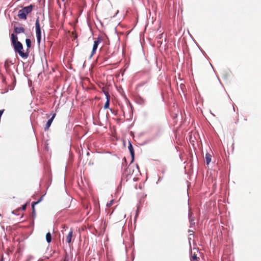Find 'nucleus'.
<instances>
[{
  "instance_id": "nucleus-14",
  "label": "nucleus",
  "mask_w": 261,
  "mask_h": 261,
  "mask_svg": "<svg viewBox=\"0 0 261 261\" xmlns=\"http://www.w3.org/2000/svg\"><path fill=\"white\" fill-rule=\"evenodd\" d=\"M25 43L27 46V50L31 47V41L30 39H25Z\"/></svg>"
},
{
  "instance_id": "nucleus-15",
  "label": "nucleus",
  "mask_w": 261,
  "mask_h": 261,
  "mask_svg": "<svg viewBox=\"0 0 261 261\" xmlns=\"http://www.w3.org/2000/svg\"><path fill=\"white\" fill-rule=\"evenodd\" d=\"M41 200V198H40L39 200H38L36 202H33L32 204V210H33V213H35V205L39 203Z\"/></svg>"
},
{
  "instance_id": "nucleus-2",
  "label": "nucleus",
  "mask_w": 261,
  "mask_h": 261,
  "mask_svg": "<svg viewBox=\"0 0 261 261\" xmlns=\"http://www.w3.org/2000/svg\"><path fill=\"white\" fill-rule=\"evenodd\" d=\"M33 7L34 6L31 5L20 10L18 11V17L20 19L25 20L27 15L32 11Z\"/></svg>"
},
{
  "instance_id": "nucleus-6",
  "label": "nucleus",
  "mask_w": 261,
  "mask_h": 261,
  "mask_svg": "<svg viewBox=\"0 0 261 261\" xmlns=\"http://www.w3.org/2000/svg\"><path fill=\"white\" fill-rule=\"evenodd\" d=\"M128 150L130 152L131 157H132V162H133L134 160V156H135V151L134 150V148L132 144L130 142H129V145L128 146Z\"/></svg>"
},
{
  "instance_id": "nucleus-11",
  "label": "nucleus",
  "mask_w": 261,
  "mask_h": 261,
  "mask_svg": "<svg viewBox=\"0 0 261 261\" xmlns=\"http://www.w3.org/2000/svg\"><path fill=\"white\" fill-rule=\"evenodd\" d=\"M211 159H212V155L209 153H206L205 155V159L207 165H208L211 162Z\"/></svg>"
},
{
  "instance_id": "nucleus-9",
  "label": "nucleus",
  "mask_w": 261,
  "mask_h": 261,
  "mask_svg": "<svg viewBox=\"0 0 261 261\" xmlns=\"http://www.w3.org/2000/svg\"><path fill=\"white\" fill-rule=\"evenodd\" d=\"M14 31L16 34H18L21 33H24L25 29L23 27H14Z\"/></svg>"
},
{
  "instance_id": "nucleus-20",
  "label": "nucleus",
  "mask_w": 261,
  "mask_h": 261,
  "mask_svg": "<svg viewBox=\"0 0 261 261\" xmlns=\"http://www.w3.org/2000/svg\"><path fill=\"white\" fill-rule=\"evenodd\" d=\"M26 207H27V204H24V205H22V210L23 211H24V210H25Z\"/></svg>"
},
{
  "instance_id": "nucleus-13",
  "label": "nucleus",
  "mask_w": 261,
  "mask_h": 261,
  "mask_svg": "<svg viewBox=\"0 0 261 261\" xmlns=\"http://www.w3.org/2000/svg\"><path fill=\"white\" fill-rule=\"evenodd\" d=\"M107 98V101L105 104V106H104V109H107L109 108V105H110V97H108V98Z\"/></svg>"
},
{
  "instance_id": "nucleus-21",
  "label": "nucleus",
  "mask_w": 261,
  "mask_h": 261,
  "mask_svg": "<svg viewBox=\"0 0 261 261\" xmlns=\"http://www.w3.org/2000/svg\"><path fill=\"white\" fill-rule=\"evenodd\" d=\"M63 261H69V260H68V258H67L66 257H65V258L64 259Z\"/></svg>"
},
{
  "instance_id": "nucleus-1",
  "label": "nucleus",
  "mask_w": 261,
  "mask_h": 261,
  "mask_svg": "<svg viewBox=\"0 0 261 261\" xmlns=\"http://www.w3.org/2000/svg\"><path fill=\"white\" fill-rule=\"evenodd\" d=\"M11 42L13 44L14 50L16 53H17L20 57L23 58H27L29 56V53L28 52H23L22 51L23 46L22 43L18 41V38L16 35L14 34H12L11 35Z\"/></svg>"
},
{
  "instance_id": "nucleus-8",
  "label": "nucleus",
  "mask_w": 261,
  "mask_h": 261,
  "mask_svg": "<svg viewBox=\"0 0 261 261\" xmlns=\"http://www.w3.org/2000/svg\"><path fill=\"white\" fill-rule=\"evenodd\" d=\"M73 237V231L71 229L67 236L66 237V241L69 244L71 242L72 238Z\"/></svg>"
},
{
  "instance_id": "nucleus-12",
  "label": "nucleus",
  "mask_w": 261,
  "mask_h": 261,
  "mask_svg": "<svg viewBox=\"0 0 261 261\" xmlns=\"http://www.w3.org/2000/svg\"><path fill=\"white\" fill-rule=\"evenodd\" d=\"M46 240L47 243H49L51 241V235L50 232H47L46 234Z\"/></svg>"
},
{
  "instance_id": "nucleus-23",
  "label": "nucleus",
  "mask_w": 261,
  "mask_h": 261,
  "mask_svg": "<svg viewBox=\"0 0 261 261\" xmlns=\"http://www.w3.org/2000/svg\"><path fill=\"white\" fill-rule=\"evenodd\" d=\"M63 1H64V0H62Z\"/></svg>"
},
{
  "instance_id": "nucleus-4",
  "label": "nucleus",
  "mask_w": 261,
  "mask_h": 261,
  "mask_svg": "<svg viewBox=\"0 0 261 261\" xmlns=\"http://www.w3.org/2000/svg\"><path fill=\"white\" fill-rule=\"evenodd\" d=\"M102 39L100 37H98L94 40L91 54V57H92L96 53V51L97 49V47L99 44L102 42Z\"/></svg>"
},
{
  "instance_id": "nucleus-10",
  "label": "nucleus",
  "mask_w": 261,
  "mask_h": 261,
  "mask_svg": "<svg viewBox=\"0 0 261 261\" xmlns=\"http://www.w3.org/2000/svg\"><path fill=\"white\" fill-rule=\"evenodd\" d=\"M189 218L191 225H195L194 217L193 216V214L191 212L189 213Z\"/></svg>"
},
{
  "instance_id": "nucleus-18",
  "label": "nucleus",
  "mask_w": 261,
  "mask_h": 261,
  "mask_svg": "<svg viewBox=\"0 0 261 261\" xmlns=\"http://www.w3.org/2000/svg\"><path fill=\"white\" fill-rule=\"evenodd\" d=\"M113 202V200H111L110 203H107V206L108 207H110L112 205Z\"/></svg>"
},
{
  "instance_id": "nucleus-19",
  "label": "nucleus",
  "mask_w": 261,
  "mask_h": 261,
  "mask_svg": "<svg viewBox=\"0 0 261 261\" xmlns=\"http://www.w3.org/2000/svg\"><path fill=\"white\" fill-rule=\"evenodd\" d=\"M189 232L190 233H189V237H190L191 236L193 235L194 231L193 230H189Z\"/></svg>"
},
{
  "instance_id": "nucleus-17",
  "label": "nucleus",
  "mask_w": 261,
  "mask_h": 261,
  "mask_svg": "<svg viewBox=\"0 0 261 261\" xmlns=\"http://www.w3.org/2000/svg\"><path fill=\"white\" fill-rule=\"evenodd\" d=\"M102 91L105 93V95L106 96V98H108V96H109V97H110V94L109 93L108 90L107 89L103 88Z\"/></svg>"
},
{
  "instance_id": "nucleus-22",
  "label": "nucleus",
  "mask_w": 261,
  "mask_h": 261,
  "mask_svg": "<svg viewBox=\"0 0 261 261\" xmlns=\"http://www.w3.org/2000/svg\"><path fill=\"white\" fill-rule=\"evenodd\" d=\"M1 261H3V259H2Z\"/></svg>"
},
{
  "instance_id": "nucleus-16",
  "label": "nucleus",
  "mask_w": 261,
  "mask_h": 261,
  "mask_svg": "<svg viewBox=\"0 0 261 261\" xmlns=\"http://www.w3.org/2000/svg\"><path fill=\"white\" fill-rule=\"evenodd\" d=\"M191 259L192 260L195 261H199V260L200 259L199 257H197V255L195 254V253L192 255Z\"/></svg>"
},
{
  "instance_id": "nucleus-5",
  "label": "nucleus",
  "mask_w": 261,
  "mask_h": 261,
  "mask_svg": "<svg viewBox=\"0 0 261 261\" xmlns=\"http://www.w3.org/2000/svg\"><path fill=\"white\" fill-rule=\"evenodd\" d=\"M136 168V172L138 171V167L136 166L135 167L134 165H131L130 164L128 165L127 168L125 170V172H127L128 174H133L135 172L134 168Z\"/></svg>"
},
{
  "instance_id": "nucleus-3",
  "label": "nucleus",
  "mask_w": 261,
  "mask_h": 261,
  "mask_svg": "<svg viewBox=\"0 0 261 261\" xmlns=\"http://www.w3.org/2000/svg\"><path fill=\"white\" fill-rule=\"evenodd\" d=\"M35 30H36V34L37 37V40L38 44L40 43L41 41V27L39 22V18H37L35 22Z\"/></svg>"
},
{
  "instance_id": "nucleus-7",
  "label": "nucleus",
  "mask_w": 261,
  "mask_h": 261,
  "mask_svg": "<svg viewBox=\"0 0 261 261\" xmlns=\"http://www.w3.org/2000/svg\"><path fill=\"white\" fill-rule=\"evenodd\" d=\"M56 115V113H54V114L53 115V116H52L51 118L50 119H49L47 121V123H46V125H45V127H44V129H45V130H47V129L49 128V127H50V125H51V123H52V122H53V121L54 119L55 118V117Z\"/></svg>"
}]
</instances>
